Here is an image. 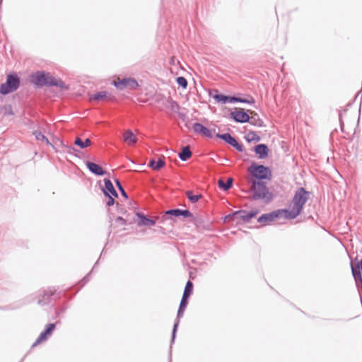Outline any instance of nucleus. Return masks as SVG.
I'll list each match as a JSON object with an SVG mask.
<instances>
[{
    "instance_id": "43",
    "label": "nucleus",
    "mask_w": 362,
    "mask_h": 362,
    "mask_svg": "<svg viewBox=\"0 0 362 362\" xmlns=\"http://www.w3.org/2000/svg\"><path fill=\"white\" fill-rule=\"evenodd\" d=\"M226 181H228V182L233 181V179L232 177H229L227 178V180Z\"/></svg>"
},
{
    "instance_id": "40",
    "label": "nucleus",
    "mask_w": 362,
    "mask_h": 362,
    "mask_svg": "<svg viewBox=\"0 0 362 362\" xmlns=\"http://www.w3.org/2000/svg\"><path fill=\"white\" fill-rule=\"evenodd\" d=\"M90 272L88 273L87 275H86L83 279L81 280V282H83L82 286H84L90 279Z\"/></svg>"
},
{
    "instance_id": "6",
    "label": "nucleus",
    "mask_w": 362,
    "mask_h": 362,
    "mask_svg": "<svg viewBox=\"0 0 362 362\" xmlns=\"http://www.w3.org/2000/svg\"><path fill=\"white\" fill-rule=\"evenodd\" d=\"M104 195L107 198L106 202L107 206H111L115 204V198L118 197L117 192L116 191L113 182H104V185L101 182H97Z\"/></svg>"
},
{
    "instance_id": "26",
    "label": "nucleus",
    "mask_w": 362,
    "mask_h": 362,
    "mask_svg": "<svg viewBox=\"0 0 362 362\" xmlns=\"http://www.w3.org/2000/svg\"><path fill=\"white\" fill-rule=\"evenodd\" d=\"M185 194L192 204L197 203L202 197L201 194H193L192 192L190 190H187Z\"/></svg>"
},
{
    "instance_id": "16",
    "label": "nucleus",
    "mask_w": 362,
    "mask_h": 362,
    "mask_svg": "<svg viewBox=\"0 0 362 362\" xmlns=\"http://www.w3.org/2000/svg\"><path fill=\"white\" fill-rule=\"evenodd\" d=\"M193 130L196 134H202L207 138H212V132L200 123H194Z\"/></svg>"
},
{
    "instance_id": "2",
    "label": "nucleus",
    "mask_w": 362,
    "mask_h": 362,
    "mask_svg": "<svg viewBox=\"0 0 362 362\" xmlns=\"http://www.w3.org/2000/svg\"><path fill=\"white\" fill-rule=\"evenodd\" d=\"M32 82L37 86H44L63 87L64 83L61 80H57L49 73L38 71L31 76Z\"/></svg>"
},
{
    "instance_id": "38",
    "label": "nucleus",
    "mask_w": 362,
    "mask_h": 362,
    "mask_svg": "<svg viewBox=\"0 0 362 362\" xmlns=\"http://www.w3.org/2000/svg\"><path fill=\"white\" fill-rule=\"evenodd\" d=\"M239 100V98L235 96H228L227 103H237Z\"/></svg>"
},
{
    "instance_id": "20",
    "label": "nucleus",
    "mask_w": 362,
    "mask_h": 362,
    "mask_svg": "<svg viewBox=\"0 0 362 362\" xmlns=\"http://www.w3.org/2000/svg\"><path fill=\"white\" fill-rule=\"evenodd\" d=\"M124 141L129 145H133L137 141L136 136L132 130L127 129L123 134Z\"/></svg>"
},
{
    "instance_id": "31",
    "label": "nucleus",
    "mask_w": 362,
    "mask_h": 362,
    "mask_svg": "<svg viewBox=\"0 0 362 362\" xmlns=\"http://www.w3.org/2000/svg\"><path fill=\"white\" fill-rule=\"evenodd\" d=\"M179 216H182L185 218H192L193 217V214L188 209H180Z\"/></svg>"
},
{
    "instance_id": "41",
    "label": "nucleus",
    "mask_w": 362,
    "mask_h": 362,
    "mask_svg": "<svg viewBox=\"0 0 362 362\" xmlns=\"http://www.w3.org/2000/svg\"><path fill=\"white\" fill-rule=\"evenodd\" d=\"M239 103H250L251 102L247 99H243V98H239V100H238Z\"/></svg>"
},
{
    "instance_id": "48",
    "label": "nucleus",
    "mask_w": 362,
    "mask_h": 362,
    "mask_svg": "<svg viewBox=\"0 0 362 362\" xmlns=\"http://www.w3.org/2000/svg\"><path fill=\"white\" fill-rule=\"evenodd\" d=\"M115 181L117 182V181H119V180L117 178H115Z\"/></svg>"
},
{
    "instance_id": "3",
    "label": "nucleus",
    "mask_w": 362,
    "mask_h": 362,
    "mask_svg": "<svg viewBox=\"0 0 362 362\" xmlns=\"http://www.w3.org/2000/svg\"><path fill=\"white\" fill-rule=\"evenodd\" d=\"M250 189L252 192L251 199L253 200L263 199L266 202L272 201L273 194L269 191L267 187L268 182H252Z\"/></svg>"
},
{
    "instance_id": "15",
    "label": "nucleus",
    "mask_w": 362,
    "mask_h": 362,
    "mask_svg": "<svg viewBox=\"0 0 362 362\" xmlns=\"http://www.w3.org/2000/svg\"><path fill=\"white\" fill-rule=\"evenodd\" d=\"M136 216L138 218L137 224L139 226H153L156 223L155 219L147 217L144 214L141 212H137Z\"/></svg>"
},
{
    "instance_id": "34",
    "label": "nucleus",
    "mask_w": 362,
    "mask_h": 362,
    "mask_svg": "<svg viewBox=\"0 0 362 362\" xmlns=\"http://www.w3.org/2000/svg\"><path fill=\"white\" fill-rule=\"evenodd\" d=\"M115 183L117 185V187H118L119 190L120 191L122 197L124 199H128V194L126 192V191L124 190V187H122V182H115Z\"/></svg>"
},
{
    "instance_id": "51",
    "label": "nucleus",
    "mask_w": 362,
    "mask_h": 362,
    "mask_svg": "<svg viewBox=\"0 0 362 362\" xmlns=\"http://www.w3.org/2000/svg\"><path fill=\"white\" fill-rule=\"evenodd\" d=\"M23 361V358H22V360L20 362H22Z\"/></svg>"
},
{
    "instance_id": "12",
    "label": "nucleus",
    "mask_w": 362,
    "mask_h": 362,
    "mask_svg": "<svg viewBox=\"0 0 362 362\" xmlns=\"http://www.w3.org/2000/svg\"><path fill=\"white\" fill-rule=\"evenodd\" d=\"M113 84L119 90H123L125 88H129L130 89L134 90L139 86L137 81L131 78H123L122 80L118 79V81H115Z\"/></svg>"
},
{
    "instance_id": "1",
    "label": "nucleus",
    "mask_w": 362,
    "mask_h": 362,
    "mask_svg": "<svg viewBox=\"0 0 362 362\" xmlns=\"http://www.w3.org/2000/svg\"><path fill=\"white\" fill-rule=\"evenodd\" d=\"M310 194V192L307 191L303 187L298 188L296 191L292 199V209L291 210L284 209L285 210V218L291 220L294 219L298 216H299L303 209L304 205L309 199V196Z\"/></svg>"
},
{
    "instance_id": "19",
    "label": "nucleus",
    "mask_w": 362,
    "mask_h": 362,
    "mask_svg": "<svg viewBox=\"0 0 362 362\" xmlns=\"http://www.w3.org/2000/svg\"><path fill=\"white\" fill-rule=\"evenodd\" d=\"M268 147L265 144H258L255 147V152L259 158H265L268 155Z\"/></svg>"
},
{
    "instance_id": "44",
    "label": "nucleus",
    "mask_w": 362,
    "mask_h": 362,
    "mask_svg": "<svg viewBox=\"0 0 362 362\" xmlns=\"http://www.w3.org/2000/svg\"><path fill=\"white\" fill-rule=\"evenodd\" d=\"M98 261H99V259H98V261L95 263V264H94V266H93V269H92V271L95 269V267H96V265L98 264Z\"/></svg>"
},
{
    "instance_id": "14",
    "label": "nucleus",
    "mask_w": 362,
    "mask_h": 362,
    "mask_svg": "<svg viewBox=\"0 0 362 362\" xmlns=\"http://www.w3.org/2000/svg\"><path fill=\"white\" fill-rule=\"evenodd\" d=\"M216 137L220 138L225 141L228 144L231 145L233 147L235 148L239 152L243 151V147L241 144H238L236 139L233 137L230 134L226 133L223 134H216Z\"/></svg>"
},
{
    "instance_id": "25",
    "label": "nucleus",
    "mask_w": 362,
    "mask_h": 362,
    "mask_svg": "<svg viewBox=\"0 0 362 362\" xmlns=\"http://www.w3.org/2000/svg\"><path fill=\"white\" fill-rule=\"evenodd\" d=\"M74 144L83 149L90 146L91 141L89 139H86L85 141H83L81 138L77 137L75 139Z\"/></svg>"
},
{
    "instance_id": "5",
    "label": "nucleus",
    "mask_w": 362,
    "mask_h": 362,
    "mask_svg": "<svg viewBox=\"0 0 362 362\" xmlns=\"http://www.w3.org/2000/svg\"><path fill=\"white\" fill-rule=\"evenodd\" d=\"M257 214V209L251 210L250 211H247L244 209L234 211L224 217V222H230L238 216V218L245 223H248L252 218L255 217Z\"/></svg>"
},
{
    "instance_id": "13",
    "label": "nucleus",
    "mask_w": 362,
    "mask_h": 362,
    "mask_svg": "<svg viewBox=\"0 0 362 362\" xmlns=\"http://www.w3.org/2000/svg\"><path fill=\"white\" fill-rule=\"evenodd\" d=\"M230 117L236 122L245 123L250 121V117L249 115L245 112L243 109H235L230 114Z\"/></svg>"
},
{
    "instance_id": "45",
    "label": "nucleus",
    "mask_w": 362,
    "mask_h": 362,
    "mask_svg": "<svg viewBox=\"0 0 362 362\" xmlns=\"http://www.w3.org/2000/svg\"><path fill=\"white\" fill-rule=\"evenodd\" d=\"M103 181H105V182L110 181V177L105 178V179L103 180Z\"/></svg>"
},
{
    "instance_id": "28",
    "label": "nucleus",
    "mask_w": 362,
    "mask_h": 362,
    "mask_svg": "<svg viewBox=\"0 0 362 362\" xmlns=\"http://www.w3.org/2000/svg\"><path fill=\"white\" fill-rule=\"evenodd\" d=\"M33 134L35 135V139L37 140H39V141L46 143L47 144H49V141L48 139L42 132L35 131L33 133Z\"/></svg>"
},
{
    "instance_id": "37",
    "label": "nucleus",
    "mask_w": 362,
    "mask_h": 362,
    "mask_svg": "<svg viewBox=\"0 0 362 362\" xmlns=\"http://www.w3.org/2000/svg\"><path fill=\"white\" fill-rule=\"evenodd\" d=\"M115 221L120 223L122 226L127 225V221L123 218L122 216H117L115 219Z\"/></svg>"
},
{
    "instance_id": "9",
    "label": "nucleus",
    "mask_w": 362,
    "mask_h": 362,
    "mask_svg": "<svg viewBox=\"0 0 362 362\" xmlns=\"http://www.w3.org/2000/svg\"><path fill=\"white\" fill-rule=\"evenodd\" d=\"M283 215L285 216V210L284 209H277L269 213L262 214L258 217L257 221L264 226L269 223L281 218Z\"/></svg>"
},
{
    "instance_id": "47",
    "label": "nucleus",
    "mask_w": 362,
    "mask_h": 362,
    "mask_svg": "<svg viewBox=\"0 0 362 362\" xmlns=\"http://www.w3.org/2000/svg\"><path fill=\"white\" fill-rule=\"evenodd\" d=\"M217 181L221 182V181H223V180L222 178H219Z\"/></svg>"
},
{
    "instance_id": "32",
    "label": "nucleus",
    "mask_w": 362,
    "mask_h": 362,
    "mask_svg": "<svg viewBox=\"0 0 362 362\" xmlns=\"http://www.w3.org/2000/svg\"><path fill=\"white\" fill-rule=\"evenodd\" d=\"M177 83L179 86L182 87L183 88H186L187 86V81L185 78L182 76H179L177 78Z\"/></svg>"
},
{
    "instance_id": "49",
    "label": "nucleus",
    "mask_w": 362,
    "mask_h": 362,
    "mask_svg": "<svg viewBox=\"0 0 362 362\" xmlns=\"http://www.w3.org/2000/svg\"><path fill=\"white\" fill-rule=\"evenodd\" d=\"M1 2H2V0H0V4H1Z\"/></svg>"
},
{
    "instance_id": "17",
    "label": "nucleus",
    "mask_w": 362,
    "mask_h": 362,
    "mask_svg": "<svg viewBox=\"0 0 362 362\" xmlns=\"http://www.w3.org/2000/svg\"><path fill=\"white\" fill-rule=\"evenodd\" d=\"M350 267L354 279L362 278V259L356 263L355 267L351 261Z\"/></svg>"
},
{
    "instance_id": "24",
    "label": "nucleus",
    "mask_w": 362,
    "mask_h": 362,
    "mask_svg": "<svg viewBox=\"0 0 362 362\" xmlns=\"http://www.w3.org/2000/svg\"><path fill=\"white\" fill-rule=\"evenodd\" d=\"M191 156L192 152L188 146L183 147L181 152L179 153L180 158L183 161L187 160Z\"/></svg>"
},
{
    "instance_id": "42",
    "label": "nucleus",
    "mask_w": 362,
    "mask_h": 362,
    "mask_svg": "<svg viewBox=\"0 0 362 362\" xmlns=\"http://www.w3.org/2000/svg\"><path fill=\"white\" fill-rule=\"evenodd\" d=\"M24 303H21L18 305H17L16 307H13V308H11V309H16V308H19L21 306H22Z\"/></svg>"
},
{
    "instance_id": "4",
    "label": "nucleus",
    "mask_w": 362,
    "mask_h": 362,
    "mask_svg": "<svg viewBox=\"0 0 362 362\" xmlns=\"http://www.w3.org/2000/svg\"><path fill=\"white\" fill-rule=\"evenodd\" d=\"M189 299L185 298L182 296L179 308L177 313V317L174 322L173 330H172V336H171V340H170V356H169V362H171L172 361V356H171V349H172V345L175 342V338H176V334L177 331V328L180 324V319L183 316L184 312L188 305Z\"/></svg>"
},
{
    "instance_id": "18",
    "label": "nucleus",
    "mask_w": 362,
    "mask_h": 362,
    "mask_svg": "<svg viewBox=\"0 0 362 362\" xmlns=\"http://www.w3.org/2000/svg\"><path fill=\"white\" fill-rule=\"evenodd\" d=\"M86 164L88 170L95 175H103L106 174V171L104 170L99 165L96 163L87 161Z\"/></svg>"
},
{
    "instance_id": "39",
    "label": "nucleus",
    "mask_w": 362,
    "mask_h": 362,
    "mask_svg": "<svg viewBox=\"0 0 362 362\" xmlns=\"http://www.w3.org/2000/svg\"><path fill=\"white\" fill-rule=\"evenodd\" d=\"M356 284V287L358 288V292H360L361 288H362V278L361 279H354Z\"/></svg>"
},
{
    "instance_id": "27",
    "label": "nucleus",
    "mask_w": 362,
    "mask_h": 362,
    "mask_svg": "<svg viewBox=\"0 0 362 362\" xmlns=\"http://www.w3.org/2000/svg\"><path fill=\"white\" fill-rule=\"evenodd\" d=\"M108 93L106 91H101V92H99V93H97L93 95L90 96V100H100L105 98H106L107 96Z\"/></svg>"
},
{
    "instance_id": "35",
    "label": "nucleus",
    "mask_w": 362,
    "mask_h": 362,
    "mask_svg": "<svg viewBox=\"0 0 362 362\" xmlns=\"http://www.w3.org/2000/svg\"><path fill=\"white\" fill-rule=\"evenodd\" d=\"M66 310V308L65 306H62L60 308H55V315L56 317H59L61 314L64 313Z\"/></svg>"
},
{
    "instance_id": "36",
    "label": "nucleus",
    "mask_w": 362,
    "mask_h": 362,
    "mask_svg": "<svg viewBox=\"0 0 362 362\" xmlns=\"http://www.w3.org/2000/svg\"><path fill=\"white\" fill-rule=\"evenodd\" d=\"M252 124H254V125H257V126H259V127H262V124H263V122L258 119H253L252 117L251 118V119H250L249 121Z\"/></svg>"
},
{
    "instance_id": "50",
    "label": "nucleus",
    "mask_w": 362,
    "mask_h": 362,
    "mask_svg": "<svg viewBox=\"0 0 362 362\" xmlns=\"http://www.w3.org/2000/svg\"><path fill=\"white\" fill-rule=\"evenodd\" d=\"M361 303H362V298H361Z\"/></svg>"
},
{
    "instance_id": "52",
    "label": "nucleus",
    "mask_w": 362,
    "mask_h": 362,
    "mask_svg": "<svg viewBox=\"0 0 362 362\" xmlns=\"http://www.w3.org/2000/svg\"><path fill=\"white\" fill-rule=\"evenodd\" d=\"M362 290V288H361Z\"/></svg>"
},
{
    "instance_id": "46",
    "label": "nucleus",
    "mask_w": 362,
    "mask_h": 362,
    "mask_svg": "<svg viewBox=\"0 0 362 362\" xmlns=\"http://www.w3.org/2000/svg\"><path fill=\"white\" fill-rule=\"evenodd\" d=\"M209 227H210V224H209V223H208V224H207V226H206V227H205V228H206V229H209Z\"/></svg>"
},
{
    "instance_id": "7",
    "label": "nucleus",
    "mask_w": 362,
    "mask_h": 362,
    "mask_svg": "<svg viewBox=\"0 0 362 362\" xmlns=\"http://www.w3.org/2000/svg\"><path fill=\"white\" fill-rule=\"evenodd\" d=\"M248 170L257 179H270L271 170L269 168L264 165L253 163L249 167Z\"/></svg>"
},
{
    "instance_id": "23",
    "label": "nucleus",
    "mask_w": 362,
    "mask_h": 362,
    "mask_svg": "<svg viewBox=\"0 0 362 362\" xmlns=\"http://www.w3.org/2000/svg\"><path fill=\"white\" fill-rule=\"evenodd\" d=\"M148 165L153 170H159L164 166L165 161L162 158H159L158 160L151 159Z\"/></svg>"
},
{
    "instance_id": "11",
    "label": "nucleus",
    "mask_w": 362,
    "mask_h": 362,
    "mask_svg": "<svg viewBox=\"0 0 362 362\" xmlns=\"http://www.w3.org/2000/svg\"><path fill=\"white\" fill-rule=\"evenodd\" d=\"M56 328V323H49L46 325L45 329L40 334L36 341L33 344L32 347L36 346L48 339V338L52 334L53 332Z\"/></svg>"
},
{
    "instance_id": "10",
    "label": "nucleus",
    "mask_w": 362,
    "mask_h": 362,
    "mask_svg": "<svg viewBox=\"0 0 362 362\" xmlns=\"http://www.w3.org/2000/svg\"><path fill=\"white\" fill-rule=\"evenodd\" d=\"M61 296V292L55 293V291L45 290L42 294L40 295L37 303L42 306L48 305L52 302V299H54V300L59 299Z\"/></svg>"
},
{
    "instance_id": "8",
    "label": "nucleus",
    "mask_w": 362,
    "mask_h": 362,
    "mask_svg": "<svg viewBox=\"0 0 362 362\" xmlns=\"http://www.w3.org/2000/svg\"><path fill=\"white\" fill-rule=\"evenodd\" d=\"M19 84L20 81L18 76L8 75L6 78V82L0 86V93L6 95L15 91L18 89Z\"/></svg>"
},
{
    "instance_id": "33",
    "label": "nucleus",
    "mask_w": 362,
    "mask_h": 362,
    "mask_svg": "<svg viewBox=\"0 0 362 362\" xmlns=\"http://www.w3.org/2000/svg\"><path fill=\"white\" fill-rule=\"evenodd\" d=\"M179 214H180V209H177V208L169 209V210L165 211V215H170V216H173L175 217H179Z\"/></svg>"
},
{
    "instance_id": "22",
    "label": "nucleus",
    "mask_w": 362,
    "mask_h": 362,
    "mask_svg": "<svg viewBox=\"0 0 362 362\" xmlns=\"http://www.w3.org/2000/svg\"><path fill=\"white\" fill-rule=\"evenodd\" d=\"M193 288H194L193 283L190 280H188L185 284L182 297H184L185 298L189 299L193 293Z\"/></svg>"
},
{
    "instance_id": "21",
    "label": "nucleus",
    "mask_w": 362,
    "mask_h": 362,
    "mask_svg": "<svg viewBox=\"0 0 362 362\" xmlns=\"http://www.w3.org/2000/svg\"><path fill=\"white\" fill-rule=\"evenodd\" d=\"M209 95L213 98L216 103L226 104L228 96L218 93L217 90H214L209 93Z\"/></svg>"
},
{
    "instance_id": "30",
    "label": "nucleus",
    "mask_w": 362,
    "mask_h": 362,
    "mask_svg": "<svg viewBox=\"0 0 362 362\" xmlns=\"http://www.w3.org/2000/svg\"><path fill=\"white\" fill-rule=\"evenodd\" d=\"M246 139L250 142V141H259L260 140V137L256 134L253 132H249L246 136Z\"/></svg>"
},
{
    "instance_id": "29",
    "label": "nucleus",
    "mask_w": 362,
    "mask_h": 362,
    "mask_svg": "<svg viewBox=\"0 0 362 362\" xmlns=\"http://www.w3.org/2000/svg\"><path fill=\"white\" fill-rule=\"evenodd\" d=\"M218 188L226 192L233 187L234 182H217Z\"/></svg>"
}]
</instances>
